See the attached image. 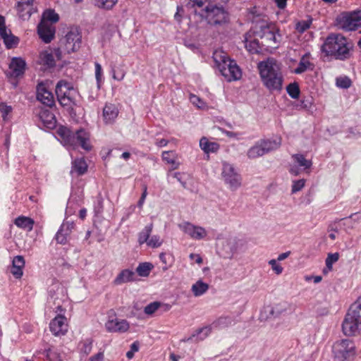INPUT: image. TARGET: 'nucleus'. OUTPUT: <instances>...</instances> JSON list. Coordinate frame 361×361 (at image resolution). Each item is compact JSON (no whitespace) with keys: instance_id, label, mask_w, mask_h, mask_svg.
<instances>
[{"instance_id":"obj_1","label":"nucleus","mask_w":361,"mask_h":361,"mask_svg":"<svg viewBox=\"0 0 361 361\" xmlns=\"http://www.w3.org/2000/svg\"><path fill=\"white\" fill-rule=\"evenodd\" d=\"M257 68L262 82L270 92H280L283 88V77L279 66L273 59L260 61Z\"/></svg>"},{"instance_id":"obj_2","label":"nucleus","mask_w":361,"mask_h":361,"mask_svg":"<svg viewBox=\"0 0 361 361\" xmlns=\"http://www.w3.org/2000/svg\"><path fill=\"white\" fill-rule=\"evenodd\" d=\"M352 48L353 46L342 35L331 34L322 46V51L326 56H333L337 60L345 61L350 58Z\"/></svg>"},{"instance_id":"obj_3","label":"nucleus","mask_w":361,"mask_h":361,"mask_svg":"<svg viewBox=\"0 0 361 361\" xmlns=\"http://www.w3.org/2000/svg\"><path fill=\"white\" fill-rule=\"evenodd\" d=\"M204 11V19L209 25L216 29H224L229 25L231 14L224 4L209 2Z\"/></svg>"},{"instance_id":"obj_4","label":"nucleus","mask_w":361,"mask_h":361,"mask_svg":"<svg viewBox=\"0 0 361 361\" xmlns=\"http://www.w3.org/2000/svg\"><path fill=\"white\" fill-rule=\"evenodd\" d=\"M343 333L347 336L361 334V297L351 305L342 322Z\"/></svg>"},{"instance_id":"obj_5","label":"nucleus","mask_w":361,"mask_h":361,"mask_svg":"<svg viewBox=\"0 0 361 361\" xmlns=\"http://www.w3.org/2000/svg\"><path fill=\"white\" fill-rule=\"evenodd\" d=\"M57 133L65 145L73 147V149L80 146L86 151H90L92 149L89 133L82 128L73 132L68 128L61 127Z\"/></svg>"},{"instance_id":"obj_6","label":"nucleus","mask_w":361,"mask_h":361,"mask_svg":"<svg viewBox=\"0 0 361 361\" xmlns=\"http://www.w3.org/2000/svg\"><path fill=\"white\" fill-rule=\"evenodd\" d=\"M254 30L255 31V36H257L261 39V44L266 49L278 47L281 40V35L274 26L263 23L259 28L256 26Z\"/></svg>"},{"instance_id":"obj_7","label":"nucleus","mask_w":361,"mask_h":361,"mask_svg":"<svg viewBox=\"0 0 361 361\" xmlns=\"http://www.w3.org/2000/svg\"><path fill=\"white\" fill-rule=\"evenodd\" d=\"M333 353L337 361H351L355 355V345L349 339L336 341L332 348Z\"/></svg>"},{"instance_id":"obj_8","label":"nucleus","mask_w":361,"mask_h":361,"mask_svg":"<svg viewBox=\"0 0 361 361\" xmlns=\"http://www.w3.org/2000/svg\"><path fill=\"white\" fill-rule=\"evenodd\" d=\"M234 323V319L230 316L220 317L213 322L210 326H204L197 329L190 337L183 339V341L188 342L192 341L195 337L202 334L203 335L200 337L199 340H204L211 333L212 329H223L231 326Z\"/></svg>"},{"instance_id":"obj_9","label":"nucleus","mask_w":361,"mask_h":361,"mask_svg":"<svg viewBox=\"0 0 361 361\" xmlns=\"http://www.w3.org/2000/svg\"><path fill=\"white\" fill-rule=\"evenodd\" d=\"M336 23L345 31L356 30L361 27V11L343 12L336 18Z\"/></svg>"},{"instance_id":"obj_10","label":"nucleus","mask_w":361,"mask_h":361,"mask_svg":"<svg viewBox=\"0 0 361 361\" xmlns=\"http://www.w3.org/2000/svg\"><path fill=\"white\" fill-rule=\"evenodd\" d=\"M218 68L227 81L238 80L242 76L240 68L235 61L223 56L222 63H218Z\"/></svg>"},{"instance_id":"obj_11","label":"nucleus","mask_w":361,"mask_h":361,"mask_svg":"<svg viewBox=\"0 0 361 361\" xmlns=\"http://www.w3.org/2000/svg\"><path fill=\"white\" fill-rule=\"evenodd\" d=\"M221 176L224 183L228 185L231 190H235L241 185L240 175L232 164L226 161L222 162Z\"/></svg>"},{"instance_id":"obj_12","label":"nucleus","mask_w":361,"mask_h":361,"mask_svg":"<svg viewBox=\"0 0 361 361\" xmlns=\"http://www.w3.org/2000/svg\"><path fill=\"white\" fill-rule=\"evenodd\" d=\"M63 43L68 53L78 50L82 44V36L78 27H71L66 35Z\"/></svg>"},{"instance_id":"obj_13","label":"nucleus","mask_w":361,"mask_h":361,"mask_svg":"<svg viewBox=\"0 0 361 361\" xmlns=\"http://www.w3.org/2000/svg\"><path fill=\"white\" fill-rule=\"evenodd\" d=\"M73 87L70 83L64 80L58 82L56 86V94L60 104L63 106H68L72 103V98L70 95Z\"/></svg>"},{"instance_id":"obj_14","label":"nucleus","mask_w":361,"mask_h":361,"mask_svg":"<svg viewBox=\"0 0 361 361\" xmlns=\"http://www.w3.org/2000/svg\"><path fill=\"white\" fill-rule=\"evenodd\" d=\"M259 39L257 36H255L254 29H251L245 34L243 40L245 47L250 54H259L262 51L264 47L261 44Z\"/></svg>"},{"instance_id":"obj_15","label":"nucleus","mask_w":361,"mask_h":361,"mask_svg":"<svg viewBox=\"0 0 361 361\" xmlns=\"http://www.w3.org/2000/svg\"><path fill=\"white\" fill-rule=\"evenodd\" d=\"M178 226L185 233L195 240H202L207 235V231L203 227L195 226L189 222H184Z\"/></svg>"},{"instance_id":"obj_16","label":"nucleus","mask_w":361,"mask_h":361,"mask_svg":"<svg viewBox=\"0 0 361 361\" xmlns=\"http://www.w3.org/2000/svg\"><path fill=\"white\" fill-rule=\"evenodd\" d=\"M74 228L75 224L73 221H63L54 237L57 243L61 245H66L68 243V238L71 234Z\"/></svg>"},{"instance_id":"obj_17","label":"nucleus","mask_w":361,"mask_h":361,"mask_svg":"<svg viewBox=\"0 0 361 361\" xmlns=\"http://www.w3.org/2000/svg\"><path fill=\"white\" fill-rule=\"evenodd\" d=\"M55 32V27L47 22L41 20V22L37 25V33L39 38L44 43L48 44L51 42V40L54 38Z\"/></svg>"},{"instance_id":"obj_18","label":"nucleus","mask_w":361,"mask_h":361,"mask_svg":"<svg viewBox=\"0 0 361 361\" xmlns=\"http://www.w3.org/2000/svg\"><path fill=\"white\" fill-rule=\"evenodd\" d=\"M49 329L56 336L64 335L68 331L66 318L62 315L56 316L51 321Z\"/></svg>"},{"instance_id":"obj_19","label":"nucleus","mask_w":361,"mask_h":361,"mask_svg":"<svg viewBox=\"0 0 361 361\" xmlns=\"http://www.w3.org/2000/svg\"><path fill=\"white\" fill-rule=\"evenodd\" d=\"M34 0H20L16 5V10L19 18L23 20H28L32 14L36 12L33 6Z\"/></svg>"},{"instance_id":"obj_20","label":"nucleus","mask_w":361,"mask_h":361,"mask_svg":"<svg viewBox=\"0 0 361 361\" xmlns=\"http://www.w3.org/2000/svg\"><path fill=\"white\" fill-rule=\"evenodd\" d=\"M37 99L43 104L49 107L54 104V97L53 94L43 83H39L37 86Z\"/></svg>"},{"instance_id":"obj_21","label":"nucleus","mask_w":361,"mask_h":361,"mask_svg":"<svg viewBox=\"0 0 361 361\" xmlns=\"http://www.w3.org/2000/svg\"><path fill=\"white\" fill-rule=\"evenodd\" d=\"M106 329L109 332H126L129 329V324L125 319H109L105 324Z\"/></svg>"},{"instance_id":"obj_22","label":"nucleus","mask_w":361,"mask_h":361,"mask_svg":"<svg viewBox=\"0 0 361 361\" xmlns=\"http://www.w3.org/2000/svg\"><path fill=\"white\" fill-rule=\"evenodd\" d=\"M26 63L21 58H13L10 63V74L12 77L18 78L24 74Z\"/></svg>"},{"instance_id":"obj_23","label":"nucleus","mask_w":361,"mask_h":361,"mask_svg":"<svg viewBox=\"0 0 361 361\" xmlns=\"http://www.w3.org/2000/svg\"><path fill=\"white\" fill-rule=\"evenodd\" d=\"M103 118L106 124L113 123L118 115V109L117 106L111 103L105 104L103 109Z\"/></svg>"},{"instance_id":"obj_24","label":"nucleus","mask_w":361,"mask_h":361,"mask_svg":"<svg viewBox=\"0 0 361 361\" xmlns=\"http://www.w3.org/2000/svg\"><path fill=\"white\" fill-rule=\"evenodd\" d=\"M25 267V259L23 256H16L12 261L11 273L16 279H20L23 274V268Z\"/></svg>"},{"instance_id":"obj_25","label":"nucleus","mask_w":361,"mask_h":361,"mask_svg":"<svg viewBox=\"0 0 361 361\" xmlns=\"http://www.w3.org/2000/svg\"><path fill=\"white\" fill-rule=\"evenodd\" d=\"M136 280L135 273L133 270H122L114 281L115 285H121L123 283L134 281Z\"/></svg>"},{"instance_id":"obj_26","label":"nucleus","mask_w":361,"mask_h":361,"mask_svg":"<svg viewBox=\"0 0 361 361\" xmlns=\"http://www.w3.org/2000/svg\"><path fill=\"white\" fill-rule=\"evenodd\" d=\"M310 54H306L302 56L298 63V67L293 71L295 74H301L308 69H312V63L308 60Z\"/></svg>"},{"instance_id":"obj_27","label":"nucleus","mask_w":361,"mask_h":361,"mask_svg":"<svg viewBox=\"0 0 361 361\" xmlns=\"http://www.w3.org/2000/svg\"><path fill=\"white\" fill-rule=\"evenodd\" d=\"M200 146L205 153L216 152L219 149V145L216 142H209L206 137L200 140Z\"/></svg>"},{"instance_id":"obj_28","label":"nucleus","mask_w":361,"mask_h":361,"mask_svg":"<svg viewBox=\"0 0 361 361\" xmlns=\"http://www.w3.org/2000/svg\"><path fill=\"white\" fill-rule=\"evenodd\" d=\"M264 151V153H269L273 150L277 149L281 146V140H262L259 141Z\"/></svg>"},{"instance_id":"obj_29","label":"nucleus","mask_w":361,"mask_h":361,"mask_svg":"<svg viewBox=\"0 0 361 361\" xmlns=\"http://www.w3.org/2000/svg\"><path fill=\"white\" fill-rule=\"evenodd\" d=\"M209 289V285L202 280H198L192 286L191 290L195 297H199L205 293Z\"/></svg>"},{"instance_id":"obj_30","label":"nucleus","mask_w":361,"mask_h":361,"mask_svg":"<svg viewBox=\"0 0 361 361\" xmlns=\"http://www.w3.org/2000/svg\"><path fill=\"white\" fill-rule=\"evenodd\" d=\"M15 224L19 228L31 231L33 228L34 221L29 217L22 216L16 219Z\"/></svg>"},{"instance_id":"obj_31","label":"nucleus","mask_w":361,"mask_h":361,"mask_svg":"<svg viewBox=\"0 0 361 361\" xmlns=\"http://www.w3.org/2000/svg\"><path fill=\"white\" fill-rule=\"evenodd\" d=\"M265 154L259 141L257 142L253 147L250 148L247 151V155L250 159H256Z\"/></svg>"},{"instance_id":"obj_32","label":"nucleus","mask_w":361,"mask_h":361,"mask_svg":"<svg viewBox=\"0 0 361 361\" xmlns=\"http://www.w3.org/2000/svg\"><path fill=\"white\" fill-rule=\"evenodd\" d=\"M39 118L49 128L53 127L55 125L54 115L49 110L42 111L39 113Z\"/></svg>"},{"instance_id":"obj_33","label":"nucleus","mask_w":361,"mask_h":361,"mask_svg":"<svg viewBox=\"0 0 361 361\" xmlns=\"http://www.w3.org/2000/svg\"><path fill=\"white\" fill-rule=\"evenodd\" d=\"M153 228V224H150L146 226L144 229L139 233L138 235V243L140 245H142L143 243L149 241V238L151 235L152 231Z\"/></svg>"},{"instance_id":"obj_34","label":"nucleus","mask_w":361,"mask_h":361,"mask_svg":"<svg viewBox=\"0 0 361 361\" xmlns=\"http://www.w3.org/2000/svg\"><path fill=\"white\" fill-rule=\"evenodd\" d=\"M49 361H62L61 353L54 348H49L44 351Z\"/></svg>"},{"instance_id":"obj_35","label":"nucleus","mask_w":361,"mask_h":361,"mask_svg":"<svg viewBox=\"0 0 361 361\" xmlns=\"http://www.w3.org/2000/svg\"><path fill=\"white\" fill-rule=\"evenodd\" d=\"M73 168L80 176L87 171V165L83 159H77L73 163Z\"/></svg>"},{"instance_id":"obj_36","label":"nucleus","mask_w":361,"mask_h":361,"mask_svg":"<svg viewBox=\"0 0 361 361\" xmlns=\"http://www.w3.org/2000/svg\"><path fill=\"white\" fill-rule=\"evenodd\" d=\"M152 268L153 265L149 262L140 263L136 268V272L139 276L146 277L149 276Z\"/></svg>"},{"instance_id":"obj_37","label":"nucleus","mask_w":361,"mask_h":361,"mask_svg":"<svg viewBox=\"0 0 361 361\" xmlns=\"http://www.w3.org/2000/svg\"><path fill=\"white\" fill-rule=\"evenodd\" d=\"M59 20V16L52 9L46 10L42 14V19L45 22L55 23Z\"/></svg>"},{"instance_id":"obj_38","label":"nucleus","mask_w":361,"mask_h":361,"mask_svg":"<svg viewBox=\"0 0 361 361\" xmlns=\"http://www.w3.org/2000/svg\"><path fill=\"white\" fill-rule=\"evenodd\" d=\"M175 152L173 151H164L162 152V159L168 164L173 165V169L178 167L179 164L176 162Z\"/></svg>"},{"instance_id":"obj_39","label":"nucleus","mask_w":361,"mask_h":361,"mask_svg":"<svg viewBox=\"0 0 361 361\" xmlns=\"http://www.w3.org/2000/svg\"><path fill=\"white\" fill-rule=\"evenodd\" d=\"M40 59L44 65L49 67H54L55 66V61L53 54L47 51L41 53Z\"/></svg>"},{"instance_id":"obj_40","label":"nucleus","mask_w":361,"mask_h":361,"mask_svg":"<svg viewBox=\"0 0 361 361\" xmlns=\"http://www.w3.org/2000/svg\"><path fill=\"white\" fill-rule=\"evenodd\" d=\"M286 91L288 95L293 99H298L300 96V90L299 85L295 82L290 83L286 87Z\"/></svg>"},{"instance_id":"obj_41","label":"nucleus","mask_w":361,"mask_h":361,"mask_svg":"<svg viewBox=\"0 0 361 361\" xmlns=\"http://www.w3.org/2000/svg\"><path fill=\"white\" fill-rule=\"evenodd\" d=\"M312 23V18L309 16L307 20L298 21L295 25V30L299 33H303L310 27Z\"/></svg>"},{"instance_id":"obj_42","label":"nucleus","mask_w":361,"mask_h":361,"mask_svg":"<svg viewBox=\"0 0 361 361\" xmlns=\"http://www.w3.org/2000/svg\"><path fill=\"white\" fill-rule=\"evenodd\" d=\"M293 157L300 166L309 169L312 166L311 160L306 159L302 154H294Z\"/></svg>"},{"instance_id":"obj_43","label":"nucleus","mask_w":361,"mask_h":361,"mask_svg":"<svg viewBox=\"0 0 361 361\" xmlns=\"http://www.w3.org/2000/svg\"><path fill=\"white\" fill-rule=\"evenodd\" d=\"M118 0H96V5L101 8L111 9L112 8Z\"/></svg>"},{"instance_id":"obj_44","label":"nucleus","mask_w":361,"mask_h":361,"mask_svg":"<svg viewBox=\"0 0 361 361\" xmlns=\"http://www.w3.org/2000/svg\"><path fill=\"white\" fill-rule=\"evenodd\" d=\"M19 39L17 37H15L12 34H10V35L6 36L5 39H4V42L6 47L7 49H11L18 44Z\"/></svg>"},{"instance_id":"obj_45","label":"nucleus","mask_w":361,"mask_h":361,"mask_svg":"<svg viewBox=\"0 0 361 361\" xmlns=\"http://www.w3.org/2000/svg\"><path fill=\"white\" fill-rule=\"evenodd\" d=\"M338 259L339 255L338 252L329 254L325 260L326 268L329 270H331L333 264L336 262L338 260Z\"/></svg>"},{"instance_id":"obj_46","label":"nucleus","mask_w":361,"mask_h":361,"mask_svg":"<svg viewBox=\"0 0 361 361\" xmlns=\"http://www.w3.org/2000/svg\"><path fill=\"white\" fill-rule=\"evenodd\" d=\"M287 304L286 303H280L275 305L272 310H271V314L275 316H279L280 314H283L287 310Z\"/></svg>"},{"instance_id":"obj_47","label":"nucleus","mask_w":361,"mask_h":361,"mask_svg":"<svg viewBox=\"0 0 361 361\" xmlns=\"http://www.w3.org/2000/svg\"><path fill=\"white\" fill-rule=\"evenodd\" d=\"M336 85L339 87L347 89L351 85V80L348 77H340L336 78Z\"/></svg>"},{"instance_id":"obj_48","label":"nucleus","mask_w":361,"mask_h":361,"mask_svg":"<svg viewBox=\"0 0 361 361\" xmlns=\"http://www.w3.org/2000/svg\"><path fill=\"white\" fill-rule=\"evenodd\" d=\"M305 183V179H300L298 180H294L293 182V185H292V189H291L292 193H296V192H299L300 190H301L304 188Z\"/></svg>"},{"instance_id":"obj_49","label":"nucleus","mask_w":361,"mask_h":361,"mask_svg":"<svg viewBox=\"0 0 361 361\" xmlns=\"http://www.w3.org/2000/svg\"><path fill=\"white\" fill-rule=\"evenodd\" d=\"M159 306L160 303L159 302H151L145 307L144 312L146 314H152L158 310Z\"/></svg>"},{"instance_id":"obj_50","label":"nucleus","mask_w":361,"mask_h":361,"mask_svg":"<svg viewBox=\"0 0 361 361\" xmlns=\"http://www.w3.org/2000/svg\"><path fill=\"white\" fill-rule=\"evenodd\" d=\"M162 240H161L159 235H153L147 242V245L151 247H159L161 245Z\"/></svg>"},{"instance_id":"obj_51","label":"nucleus","mask_w":361,"mask_h":361,"mask_svg":"<svg viewBox=\"0 0 361 361\" xmlns=\"http://www.w3.org/2000/svg\"><path fill=\"white\" fill-rule=\"evenodd\" d=\"M190 100L193 104H195L200 109H202L205 106L204 102L199 97L195 94L190 95Z\"/></svg>"},{"instance_id":"obj_52","label":"nucleus","mask_w":361,"mask_h":361,"mask_svg":"<svg viewBox=\"0 0 361 361\" xmlns=\"http://www.w3.org/2000/svg\"><path fill=\"white\" fill-rule=\"evenodd\" d=\"M139 350V343L135 341L130 345V350L126 353V357L128 359H132L135 353Z\"/></svg>"},{"instance_id":"obj_53","label":"nucleus","mask_w":361,"mask_h":361,"mask_svg":"<svg viewBox=\"0 0 361 361\" xmlns=\"http://www.w3.org/2000/svg\"><path fill=\"white\" fill-rule=\"evenodd\" d=\"M269 264L271 266V269L276 274H281L283 271V267L276 262V259H271Z\"/></svg>"},{"instance_id":"obj_54","label":"nucleus","mask_w":361,"mask_h":361,"mask_svg":"<svg viewBox=\"0 0 361 361\" xmlns=\"http://www.w3.org/2000/svg\"><path fill=\"white\" fill-rule=\"evenodd\" d=\"M92 348V343L90 340H86L82 343V347L81 348V351L83 352L85 354L88 355Z\"/></svg>"},{"instance_id":"obj_55","label":"nucleus","mask_w":361,"mask_h":361,"mask_svg":"<svg viewBox=\"0 0 361 361\" xmlns=\"http://www.w3.org/2000/svg\"><path fill=\"white\" fill-rule=\"evenodd\" d=\"M113 78L118 81L122 80L125 77V72L122 69H112Z\"/></svg>"},{"instance_id":"obj_56","label":"nucleus","mask_w":361,"mask_h":361,"mask_svg":"<svg viewBox=\"0 0 361 361\" xmlns=\"http://www.w3.org/2000/svg\"><path fill=\"white\" fill-rule=\"evenodd\" d=\"M0 111L2 114V117L4 119L6 118V116L12 111V108L10 106H7L4 104H0Z\"/></svg>"},{"instance_id":"obj_57","label":"nucleus","mask_w":361,"mask_h":361,"mask_svg":"<svg viewBox=\"0 0 361 361\" xmlns=\"http://www.w3.org/2000/svg\"><path fill=\"white\" fill-rule=\"evenodd\" d=\"M207 2V0H190L189 4H191L192 7H199L202 8L205 3Z\"/></svg>"},{"instance_id":"obj_58","label":"nucleus","mask_w":361,"mask_h":361,"mask_svg":"<svg viewBox=\"0 0 361 361\" xmlns=\"http://www.w3.org/2000/svg\"><path fill=\"white\" fill-rule=\"evenodd\" d=\"M103 211V200L101 197L97 200V205L94 207V212L96 214H99Z\"/></svg>"},{"instance_id":"obj_59","label":"nucleus","mask_w":361,"mask_h":361,"mask_svg":"<svg viewBox=\"0 0 361 361\" xmlns=\"http://www.w3.org/2000/svg\"><path fill=\"white\" fill-rule=\"evenodd\" d=\"M102 71V69L101 65L98 63H95V77H96V79L98 82L101 80Z\"/></svg>"},{"instance_id":"obj_60","label":"nucleus","mask_w":361,"mask_h":361,"mask_svg":"<svg viewBox=\"0 0 361 361\" xmlns=\"http://www.w3.org/2000/svg\"><path fill=\"white\" fill-rule=\"evenodd\" d=\"M104 360V353L102 352L98 353L95 355L91 357L89 361H103Z\"/></svg>"},{"instance_id":"obj_61","label":"nucleus","mask_w":361,"mask_h":361,"mask_svg":"<svg viewBox=\"0 0 361 361\" xmlns=\"http://www.w3.org/2000/svg\"><path fill=\"white\" fill-rule=\"evenodd\" d=\"M353 215L354 214H351L348 218H344V219H340L339 221H343V225H346L348 227H353V222H352V217Z\"/></svg>"},{"instance_id":"obj_62","label":"nucleus","mask_w":361,"mask_h":361,"mask_svg":"<svg viewBox=\"0 0 361 361\" xmlns=\"http://www.w3.org/2000/svg\"><path fill=\"white\" fill-rule=\"evenodd\" d=\"M275 3L280 9H284L287 6V0H275Z\"/></svg>"},{"instance_id":"obj_63","label":"nucleus","mask_w":361,"mask_h":361,"mask_svg":"<svg viewBox=\"0 0 361 361\" xmlns=\"http://www.w3.org/2000/svg\"><path fill=\"white\" fill-rule=\"evenodd\" d=\"M10 34H11V31H7L6 26L0 27V36L3 39H4L6 36L10 35Z\"/></svg>"},{"instance_id":"obj_64","label":"nucleus","mask_w":361,"mask_h":361,"mask_svg":"<svg viewBox=\"0 0 361 361\" xmlns=\"http://www.w3.org/2000/svg\"><path fill=\"white\" fill-rule=\"evenodd\" d=\"M190 258L191 259H195V262L199 264L202 263V258L199 255L191 253L190 255Z\"/></svg>"}]
</instances>
